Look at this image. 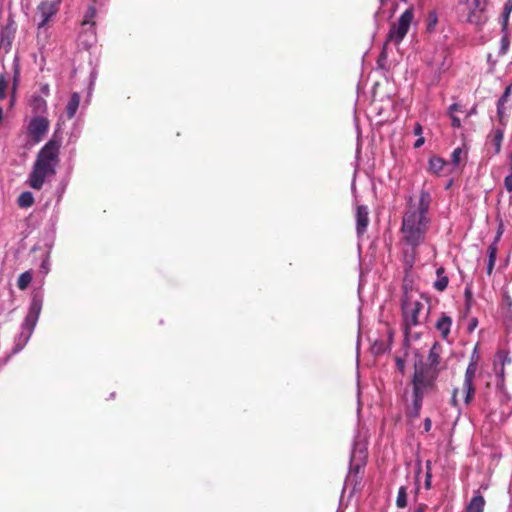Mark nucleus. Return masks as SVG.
Returning <instances> with one entry per match:
<instances>
[{
    "mask_svg": "<svg viewBox=\"0 0 512 512\" xmlns=\"http://www.w3.org/2000/svg\"><path fill=\"white\" fill-rule=\"evenodd\" d=\"M431 203V195L426 190H421L418 205L412 203V197L409 200L407 210L402 217L401 232L403 240L413 249L419 246L425 240L428 229L427 212Z\"/></svg>",
    "mask_w": 512,
    "mask_h": 512,
    "instance_id": "1",
    "label": "nucleus"
},
{
    "mask_svg": "<svg viewBox=\"0 0 512 512\" xmlns=\"http://www.w3.org/2000/svg\"><path fill=\"white\" fill-rule=\"evenodd\" d=\"M60 148L61 140L53 136L38 151L27 181L31 188L40 190L47 178L55 176L56 168L60 163Z\"/></svg>",
    "mask_w": 512,
    "mask_h": 512,
    "instance_id": "2",
    "label": "nucleus"
},
{
    "mask_svg": "<svg viewBox=\"0 0 512 512\" xmlns=\"http://www.w3.org/2000/svg\"><path fill=\"white\" fill-rule=\"evenodd\" d=\"M436 372L426 368L424 362L420 359L414 363V372L410 381L412 386V403L406 409V416L410 419H416L420 416L423 399L426 395L437 390Z\"/></svg>",
    "mask_w": 512,
    "mask_h": 512,
    "instance_id": "3",
    "label": "nucleus"
},
{
    "mask_svg": "<svg viewBox=\"0 0 512 512\" xmlns=\"http://www.w3.org/2000/svg\"><path fill=\"white\" fill-rule=\"evenodd\" d=\"M413 20L414 8L409 7L400 15L397 22L391 24L387 35V41L399 44L407 35Z\"/></svg>",
    "mask_w": 512,
    "mask_h": 512,
    "instance_id": "4",
    "label": "nucleus"
},
{
    "mask_svg": "<svg viewBox=\"0 0 512 512\" xmlns=\"http://www.w3.org/2000/svg\"><path fill=\"white\" fill-rule=\"evenodd\" d=\"M424 308V304L419 301H404L403 302V316L405 330L419 324V314Z\"/></svg>",
    "mask_w": 512,
    "mask_h": 512,
    "instance_id": "5",
    "label": "nucleus"
},
{
    "mask_svg": "<svg viewBox=\"0 0 512 512\" xmlns=\"http://www.w3.org/2000/svg\"><path fill=\"white\" fill-rule=\"evenodd\" d=\"M477 370V362L471 361L465 371L464 381L462 384V391L465 392L464 404L469 405L475 396V387L473 385V380L475 378Z\"/></svg>",
    "mask_w": 512,
    "mask_h": 512,
    "instance_id": "6",
    "label": "nucleus"
},
{
    "mask_svg": "<svg viewBox=\"0 0 512 512\" xmlns=\"http://www.w3.org/2000/svg\"><path fill=\"white\" fill-rule=\"evenodd\" d=\"M49 129V120L42 116H35L31 119L27 132L34 142H40Z\"/></svg>",
    "mask_w": 512,
    "mask_h": 512,
    "instance_id": "7",
    "label": "nucleus"
},
{
    "mask_svg": "<svg viewBox=\"0 0 512 512\" xmlns=\"http://www.w3.org/2000/svg\"><path fill=\"white\" fill-rule=\"evenodd\" d=\"M507 363L508 364L511 363V359L509 358L508 353L505 351L497 352V354L495 355V358H494L493 370H494L497 378L499 379V381L497 383V386L499 389H503V387H504V375H505L504 367Z\"/></svg>",
    "mask_w": 512,
    "mask_h": 512,
    "instance_id": "8",
    "label": "nucleus"
},
{
    "mask_svg": "<svg viewBox=\"0 0 512 512\" xmlns=\"http://www.w3.org/2000/svg\"><path fill=\"white\" fill-rule=\"evenodd\" d=\"M507 363L508 364L511 363V359L509 358L508 353L505 351L497 352V354L495 355V358H494L493 370H494L497 378L499 379V381L497 383V386L499 389H503V387H504V375H505L504 367Z\"/></svg>",
    "mask_w": 512,
    "mask_h": 512,
    "instance_id": "9",
    "label": "nucleus"
},
{
    "mask_svg": "<svg viewBox=\"0 0 512 512\" xmlns=\"http://www.w3.org/2000/svg\"><path fill=\"white\" fill-rule=\"evenodd\" d=\"M441 354H442V346L439 342H434L432 347L429 350L427 362H424L426 368L430 369L432 372H436L438 375L442 370L440 367L441 364Z\"/></svg>",
    "mask_w": 512,
    "mask_h": 512,
    "instance_id": "10",
    "label": "nucleus"
},
{
    "mask_svg": "<svg viewBox=\"0 0 512 512\" xmlns=\"http://www.w3.org/2000/svg\"><path fill=\"white\" fill-rule=\"evenodd\" d=\"M58 10L57 4L54 2L44 1L37 8V15L40 17L39 27H43L56 14Z\"/></svg>",
    "mask_w": 512,
    "mask_h": 512,
    "instance_id": "11",
    "label": "nucleus"
},
{
    "mask_svg": "<svg viewBox=\"0 0 512 512\" xmlns=\"http://www.w3.org/2000/svg\"><path fill=\"white\" fill-rule=\"evenodd\" d=\"M356 230L358 235H362L369 224V209L365 205H358L356 208Z\"/></svg>",
    "mask_w": 512,
    "mask_h": 512,
    "instance_id": "12",
    "label": "nucleus"
},
{
    "mask_svg": "<svg viewBox=\"0 0 512 512\" xmlns=\"http://www.w3.org/2000/svg\"><path fill=\"white\" fill-rule=\"evenodd\" d=\"M451 326L452 319L445 313L441 314L435 325L436 329L440 332L441 337L445 340L449 337Z\"/></svg>",
    "mask_w": 512,
    "mask_h": 512,
    "instance_id": "13",
    "label": "nucleus"
},
{
    "mask_svg": "<svg viewBox=\"0 0 512 512\" xmlns=\"http://www.w3.org/2000/svg\"><path fill=\"white\" fill-rule=\"evenodd\" d=\"M486 501L480 492L474 491V495L466 507V512H483Z\"/></svg>",
    "mask_w": 512,
    "mask_h": 512,
    "instance_id": "14",
    "label": "nucleus"
},
{
    "mask_svg": "<svg viewBox=\"0 0 512 512\" xmlns=\"http://www.w3.org/2000/svg\"><path fill=\"white\" fill-rule=\"evenodd\" d=\"M487 19L486 10L482 9H470L467 17L468 22L476 26L483 25Z\"/></svg>",
    "mask_w": 512,
    "mask_h": 512,
    "instance_id": "15",
    "label": "nucleus"
},
{
    "mask_svg": "<svg viewBox=\"0 0 512 512\" xmlns=\"http://www.w3.org/2000/svg\"><path fill=\"white\" fill-rule=\"evenodd\" d=\"M30 106L32 111L36 114L45 113L47 110V102L46 100L39 95H33L30 100Z\"/></svg>",
    "mask_w": 512,
    "mask_h": 512,
    "instance_id": "16",
    "label": "nucleus"
},
{
    "mask_svg": "<svg viewBox=\"0 0 512 512\" xmlns=\"http://www.w3.org/2000/svg\"><path fill=\"white\" fill-rule=\"evenodd\" d=\"M79 105H80V96L78 93L74 92L71 95V97L67 103V106H66V114H67L68 119H72L75 116V114L79 108Z\"/></svg>",
    "mask_w": 512,
    "mask_h": 512,
    "instance_id": "17",
    "label": "nucleus"
},
{
    "mask_svg": "<svg viewBox=\"0 0 512 512\" xmlns=\"http://www.w3.org/2000/svg\"><path fill=\"white\" fill-rule=\"evenodd\" d=\"M444 273L445 269L442 266L436 270L438 279L433 283V287L439 292L444 291L449 283V278Z\"/></svg>",
    "mask_w": 512,
    "mask_h": 512,
    "instance_id": "18",
    "label": "nucleus"
},
{
    "mask_svg": "<svg viewBox=\"0 0 512 512\" xmlns=\"http://www.w3.org/2000/svg\"><path fill=\"white\" fill-rule=\"evenodd\" d=\"M511 85L506 87L504 93L502 94V96L499 98L498 100V103H497V115L499 117V120L502 121L504 116H505V108H504V104H507L508 100H509V97L511 95Z\"/></svg>",
    "mask_w": 512,
    "mask_h": 512,
    "instance_id": "19",
    "label": "nucleus"
},
{
    "mask_svg": "<svg viewBox=\"0 0 512 512\" xmlns=\"http://www.w3.org/2000/svg\"><path fill=\"white\" fill-rule=\"evenodd\" d=\"M504 138V132L502 129H496L493 131V134L491 136V144L493 146V153L495 155H498L501 151L502 142Z\"/></svg>",
    "mask_w": 512,
    "mask_h": 512,
    "instance_id": "20",
    "label": "nucleus"
},
{
    "mask_svg": "<svg viewBox=\"0 0 512 512\" xmlns=\"http://www.w3.org/2000/svg\"><path fill=\"white\" fill-rule=\"evenodd\" d=\"M446 165V162L437 156L431 157L429 160V169L432 173L438 175Z\"/></svg>",
    "mask_w": 512,
    "mask_h": 512,
    "instance_id": "21",
    "label": "nucleus"
},
{
    "mask_svg": "<svg viewBox=\"0 0 512 512\" xmlns=\"http://www.w3.org/2000/svg\"><path fill=\"white\" fill-rule=\"evenodd\" d=\"M17 203L21 208L31 207L34 203L33 194L29 191L22 192L17 199Z\"/></svg>",
    "mask_w": 512,
    "mask_h": 512,
    "instance_id": "22",
    "label": "nucleus"
},
{
    "mask_svg": "<svg viewBox=\"0 0 512 512\" xmlns=\"http://www.w3.org/2000/svg\"><path fill=\"white\" fill-rule=\"evenodd\" d=\"M32 278H33V276H32V272L30 270L23 272L18 277L17 287L20 290H26L29 287V285L31 284Z\"/></svg>",
    "mask_w": 512,
    "mask_h": 512,
    "instance_id": "23",
    "label": "nucleus"
},
{
    "mask_svg": "<svg viewBox=\"0 0 512 512\" xmlns=\"http://www.w3.org/2000/svg\"><path fill=\"white\" fill-rule=\"evenodd\" d=\"M42 298L38 295H34L30 303L28 314L38 316L42 309Z\"/></svg>",
    "mask_w": 512,
    "mask_h": 512,
    "instance_id": "24",
    "label": "nucleus"
},
{
    "mask_svg": "<svg viewBox=\"0 0 512 512\" xmlns=\"http://www.w3.org/2000/svg\"><path fill=\"white\" fill-rule=\"evenodd\" d=\"M396 506L398 508H405L407 506V487L401 486L398 490L396 498Z\"/></svg>",
    "mask_w": 512,
    "mask_h": 512,
    "instance_id": "25",
    "label": "nucleus"
},
{
    "mask_svg": "<svg viewBox=\"0 0 512 512\" xmlns=\"http://www.w3.org/2000/svg\"><path fill=\"white\" fill-rule=\"evenodd\" d=\"M38 319H39L38 316L31 315V314L27 313V315L24 319L23 327L31 333L33 331V329L35 328Z\"/></svg>",
    "mask_w": 512,
    "mask_h": 512,
    "instance_id": "26",
    "label": "nucleus"
},
{
    "mask_svg": "<svg viewBox=\"0 0 512 512\" xmlns=\"http://www.w3.org/2000/svg\"><path fill=\"white\" fill-rule=\"evenodd\" d=\"M509 46H510V40H509L508 33L506 31V32H503V36L500 41V49H499L498 55L499 56L505 55L509 49Z\"/></svg>",
    "mask_w": 512,
    "mask_h": 512,
    "instance_id": "27",
    "label": "nucleus"
},
{
    "mask_svg": "<svg viewBox=\"0 0 512 512\" xmlns=\"http://www.w3.org/2000/svg\"><path fill=\"white\" fill-rule=\"evenodd\" d=\"M437 23H438L437 13L435 11H430L428 13V17H427V28H426L427 31L428 32L434 31Z\"/></svg>",
    "mask_w": 512,
    "mask_h": 512,
    "instance_id": "28",
    "label": "nucleus"
},
{
    "mask_svg": "<svg viewBox=\"0 0 512 512\" xmlns=\"http://www.w3.org/2000/svg\"><path fill=\"white\" fill-rule=\"evenodd\" d=\"M95 14H96V10L94 7H89L87 12H86V15L84 17V20L82 22V25H87V24H90L91 27H94L95 25V22L93 21V18L95 17Z\"/></svg>",
    "mask_w": 512,
    "mask_h": 512,
    "instance_id": "29",
    "label": "nucleus"
},
{
    "mask_svg": "<svg viewBox=\"0 0 512 512\" xmlns=\"http://www.w3.org/2000/svg\"><path fill=\"white\" fill-rule=\"evenodd\" d=\"M511 12L512 11L508 10V8L503 7V11H502V15H501V18H502L501 30H502V32H506L508 30V22H509V17H510Z\"/></svg>",
    "mask_w": 512,
    "mask_h": 512,
    "instance_id": "30",
    "label": "nucleus"
},
{
    "mask_svg": "<svg viewBox=\"0 0 512 512\" xmlns=\"http://www.w3.org/2000/svg\"><path fill=\"white\" fill-rule=\"evenodd\" d=\"M488 261L496 262L498 246L496 243H491L488 247Z\"/></svg>",
    "mask_w": 512,
    "mask_h": 512,
    "instance_id": "31",
    "label": "nucleus"
},
{
    "mask_svg": "<svg viewBox=\"0 0 512 512\" xmlns=\"http://www.w3.org/2000/svg\"><path fill=\"white\" fill-rule=\"evenodd\" d=\"M460 2L468 3V0H460ZM487 0H473L470 9L486 10Z\"/></svg>",
    "mask_w": 512,
    "mask_h": 512,
    "instance_id": "32",
    "label": "nucleus"
},
{
    "mask_svg": "<svg viewBox=\"0 0 512 512\" xmlns=\"http://www.w3.org/2000/svg\"><path fill=\"white\" fill-rule=\"evenodd\" d=\"M8 87V83L5 79L4 75H0V100H3L6 97V90Z\"/></svg>",
    "mask_w": 512,
    "mask_h": 512,
    "instance_id": "33",
    "label": "nucleus"
},
{
    "mask_svg": "<svg viewBox=\"0 0 512 512\" xmlns=\"http://www.w3.org/2000/svg\"><path fill=\"white\" fill-rule=\"evenodd\" d=\"M464 297H465L466 308L470 309L471 303L473 300V294H472V290L469 286H467L464 290Z\"/></svg>",
    "mask_w": 512,
    "mask_h": 512,
    "instance_id": "34",
    "label": "nucleus"
},
{
    "mask_svg": "<svg viewBox=\"0 0 512 512\" xmlns=\"http://www.w3.org/2000/svg\"><path fill=\"white\" fill-rule=\"evenodd\" d=\"M462 149L456 148L451 154V160L455 165H458L461 161Z\"/></svg>",
    "mask_w": 512,
    "mask_h": 512,
    "instance_id": "35",
    "label": "nucleus"
},
{
    "mask_svg": "<svg viewBox=\"0 0 512 512\" xmlns=\"http://www.w3.org/2000/svg\"><path fill=\"white\" fill-rule=\"evenodd\" d=\"M459 392H460L459 388H454V389H453L452 396H451V400H450L451 405H452L453 407H458V406H459V402H458V395H459Z\"/></svg>",
    "mask_w": 512,
    "mask_h": 512,
    "instance_id": "36",
    "label": "nucleus"
},
{
    "mask_svg": "<svg viewBox=\"0 0 512 512\" xmlns=\"http://www.w3.org/2000/svg\"><path fill=\"white\" fill-rule=\"evenodd\" d=\"M415 252L412 251L411 255L405 254V265L407 269H411L414 264Z\"/></svg>",
    "mask_w": 512,
    "mask_h": 512,
    "instance_id": "37",
    "label": "nucleus"
},
{
    "mask_svg": "<svg viewBox=\"0 0 512 512\" xmlns=\"http://www.w3.org/2000/svg\"><path fill=\"white\" fill-rule=\"evenodd\" d=\"M396 367L399 370V372L403 375L405 373V360L397 357L395 359Z\"/></svg>",
    "mask_w": 512,
    "mask_h": 512,
    "instance_id": "38",
    "label": "nucleus"
},
{
    "mask_svg": "<svg viewBox=\"0 0 512 512\" xmlns=\"http://www.w3.org/2000/svg\"><path fill=\"white\" fill-rule=\"evenodd\" d=\"M504 186L508 192H512V171L505 177Z\"/></svg>",
    "mask_w": 512,
    "mask_h": 512,
    "instance_id": "39",
    "label": "nucleus"
},
{
    "mask_svg": "<svg viewBox=\"0 0 512 512\" xmlns=\"http://www.w3.org/2000/svg\"><path fill=\"white\" fill-rule=\"evenodd\" d=\"M451 117V125L454 128H460L461 127V121L457 116H454L453 114H449Z\"/></svg>",
    "mask_w": 512,
    "mask_h": 512,
    "instance_id": "40",
    "label": "nucleus"
},
{
    "mask_svg": "<svg viewBox=\"0 0 512 512\" xmlns=\"http://www.w3.org/2000/svg\"><path fill=\"white\" fill-rule=\"evenodd\" d=\"M40 269L44 274H47L49 272V263L48 259H44L40 265Z\"/></svg>",
    "mask_w": 512,
    "mask_h": 512,
    "instance_id": "41",
    "label": "nucleus"
},
{
    "mask_svg": "<svg viewBox=\"0 0 512 512\" xmlns=\"http://www.w3.org/2000/svg\"><path fill=\"white\" fill-rule=\"evenodd\" d=\"M431 427H432V421L430 418H425L424 419V431L425 432H429L431 430Z\"/></svg>",
    "mask_w": 512,
    "mask_h": 512,
    "instance_id": "42",
    "label": "nucleus"
},
{
    "mask_svg": "<svg viewBox=\"0 0 512 512\" xmlns=\"http://www.w3.org/2000/svg\"><path fill=\"white\" fill-rule=\"evenodd\" d=\"M422 126L420 123H416L415 126H414V129H413V132L416 136H421L422 135Z\"/></svg>",
    "mask_w": 512,
    "mask_h": 512,
    "instance_id": "43",
    "label": "nucleus"
},
{
    "mask_svg": "<svg viewBox=\"0 0 512 512\" xmlns=\"http://www.w3.org/2000/svg\"><path fill=\"white\" fill-rule=\"evenodd\" d=\"M461 111V106L457 103L452 104L449 107V114H453L454 112Z\"/></svg>",
    "mask_w": 512,
    "mask_h": 512,
    "instance_id": "44",
    "label": "nucleus"
},
{
    "mask_svg": "<svg viewBox=\"0 0 512 512\" xmlns=\"http://www.w3.org/2000/svg\"><path fill=\"white\" fill-rule=\"evenodd\" d=\"M43 95L48 96L50 94V88L48 84H44L40 88Z\"/></svg>",
    "mask_w": 512,
    "mask_h": 512,
    "instance_id": "45",
    "label": "nucleus"
},
{
    "mask_svg": "<svg viewBox=\"0 0 512 512\" xmlns=\"http://www.w3.org/2000/svg\"><path fill=\"white\" fill-rule=\"evenodd\" d=\"M424 137L419 136V138L414 143V148H420L424 144Z\"/></svg>",
    "mask_w": 512,
    "mask_h": 512,
    "instance_id": "46",
    "label": "nucleus"
},
{
    "mask_svg": "<svg viewBox=\"0 0 512 512\" xmlns=\"http://www.w3.org/2000/svg\"><path fill=\"white\" fill-rule=\"evenodd\" d=\"M494 266H495V262L488 261V264H487V274L488 275L492 274Z\"/></svg>",
    "mask_w": 512,
    "mask_h": 512,
    "instance_id": "47",
    "label": "nucleus"
},
{
    "mask_svg": "<svg viewBox=\"0 0 512 512\" xmlns=\"http://www.w3.org/2000/svg\"><path fill=\"white\" fill-rule=\"evenodd\" d=\"M478 324V320L473 318L469 324V331H472Z\"/></svg>",
    "mask_w": 512,
    "mask_h": 512,
    "instance_id": "48",
    "label": "nucleus"
},
{
    "mask_svg": "<svg viewBox=\"0 0 512 512\" xmlns=\"http://www.w3.org/2000/svg\"><path fill=\"white\" fill-rule=\"evenodd\" d=\"M430 484H431V474L427 473L426 479H425V487L427 489L430 488Z\"/></svg>",
    "mask_w": 512,
    "mask_h": 512,
    "instance_id": "49",
    "label": "nucleus"
},
{
    "mask_svg": "<svg viewBox=\"0 0 512 512\" xmlns=\"http://www.w3.org/2000/svg\"><path fill=\"white\" fill-rule=\"evenodd\" d=\"M503 7L508 8V10L512 11V0H507Z\"/></svg>",
    "mask_w": 512,
    "mask_h": 512,
    "instance_id": "50",
    "label": "nucleus"
},
{
    "mask_svg": "<svg viewBox=\"0 0 512 512\" xmlns=\"http://www.w3.org/2000/svg\"><path fill=\"white\" fill-rule=\"evenodd\" d=\"M501 235H502V231L499 230L497 235H496V237H495V239H494V241H493V243L497 244L499 242V240H500Z\"/></svg>",
    "mask_w": 512,
    "mask_h": 512,
    "instance_id": "51",
    "label": "nucleus"
},
{
    "mask_svg": "<svg viewBox=\"0 0 512 512\" xmlns=\"http://www.w3.org/2000/svg\"><path fill=\"white\" fill-rule=\"evenodd\" d=\"M501 235H502V231L499 230L497 235H496V237H495V239H494V241H493V243L497 244L499 242V240H500Z\"/></svg>",
    "mask_w": 512,
    "mask_h": 512,
    "instance_id": "52",
    "label": "nucleus"
},
{
    "mask_svg": "<svg viewBox=\"0 0 512 512\" xmlns=\"http://www.w3.org/2000/svg\"><path fill=\"white\" fill-rule=\"evenodd\" d=\"M424 511H425V506L421 505L417 509H415L414 512H424Z\"/></svg>",
    "mask_w": 512,
    "mask_h": 512,
    "instance_id": "53",
    "label": "nucleus"
},
{
    "mask_svg": "<svg viewBox=\"0 0 512 512\" xmlns=\"http://www.w3.org/2000/svg\"><path fill=\"white\" fill-rule=\"evenodd\" d=\"M459 390H460L459 394H460V395H463V396L465 397V392H463V391H462V387H461V388H459Z\"/></svg>",
    "mask_w": 512,
    "mask_h": 512,
    "instance_id": "54",
    "label": "nucleus"
},
{
    "mask_svg": "<svg viewBox=\"0 0 512 512\" xmlns=\"http://www.w3.org/2000/svg\"><path fill=\"white\" fill-rule=\"evenodd\" d=\"M382 5H385L389 0H380Z\"/></svg>",
    "mask_w": 512,
    "mask_h": 512,
    "instance_id": "55",
    "label": "nucleus"
}]
</instances>
